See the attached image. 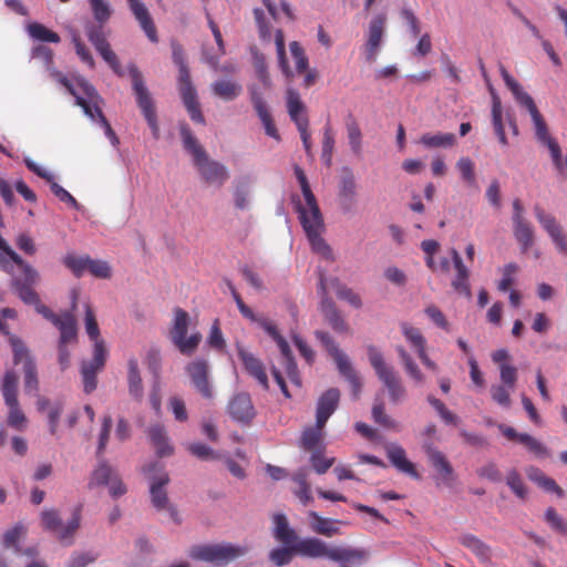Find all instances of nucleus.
Segmentation results:
<instances>
[{
	"label": "nucleus",
	"mask_w": 567,
	"mask_h": 567,
	"mask_svg": "<svg viewBox=\"0 0 567 567\" xmlns=\"http://www.w3.org/2000/svg\"><path fill=\"white\" fill-rule=\"evenodd\" d=\"M323 427L316 422L315 426H309L302 432L300 444L307 451H315L321 443L323 437Z\"/></svg>",
	"instance_id": "51"
},
{
	"label": "nucleus",
	"mask_w": 567,
	"mask_h": 567,
	"mask_svg": "<svg viewBox=\"0 0 567 567\" xmlns=\"http://www.w3.org/2000/svg\"><path fill=\"white\" fill-rule=\"evenodd\" d=\"M497 427L508 441L522 444L535 457L546 458L550 455L548 447L530 434L519 433L513 426L504 423L498 424Z\"/></svg>",
	"instance_id": "18"
},
{
	"label": "nucleus",
	"mask_w": 567,
	"mask_h": 567,
	"mask_svg": "<svg viewBox=\"0 0 567 567\" xmlns=\"http://www.w3.org/2000/svg\"><path fill=\"white\" fill-rule=\"evenodd\" d=\"M532 121L534 123L535 134H536L537 140L540 143H543L545 146H547L556 169L560 174H563L564 166H566L565 157L561 154L559 144L556 142L555 138H553L550 136V134L548 132L547 124H546L543 115L540 114L539 116L533 118Z\"/></svg>",
	"instance_id": "20"
},
{
	"label": "nucleus",
	"mask_w": 567,
	"mask_h": 567,
	"mask_svg": "<svg viewBox=\"0 0 567 567\" xmlns=\"http://www.w3.org/2000/svg\"><path fill=\"white\" fill-rule=\"evenodd\" d=\"M501 75L511 90L516 101L525 107L532 116V120L539 116L542 113L538 111L533 97L524 91L522 85L508 73L504 65H499Z\"/></svg>",
	"instance_id": "25"
},
{
	"label": "nucleus",
	"mask_w": 567,
	"mask_h": 567,
	"mask_svg": "<svg viewBox=\"0 0 567 567\" xmlns=\"http://www.w3.org/2000/svg\"><path fill=\"white\" fill-rule=\"evenodd\" d=\"M1 392L6 404H12L19 402L18 400V375L14 371H6L2 383Z\"/></svg>",
	"instance_id": "44"
},
{
	"label": "nucleus",
	"mask_w": 567,
	"mask_h": 567,
	"mask_svg": "<svg viewBox=\"0 0 567 567\" xmlns=\"http://www.w3.org/2000/svg\"><path fill=\"white\" fill-rule=\"evenodd\" d=\"M506 484L518 498L525 499L527 497V487L517 470L508 471Z\"/></svg>",
	"instance_id": "63"
},
{
	"label": "nucleus",
	"mask_w": 567,
	"mask_h": 567,
	"mask_svg": "<svg viewBox=\"0 0 567 567\" xmlns=\"http://www.w3.org/2000/svg\"><path fill=\"white\" fill-rule=\"evenodd\" d=\"M127 382L130 395L141 401L143 399V384L136 359H130L128 361Z\"/></svg>",
	"instance_id": "43"
},
{
	"label": "nucleus",
	"mask_w": 567,
	"mask_h": 567,
	"mask_svg": "<svg viewBox=\"0 0 567 567\" xmlns=\"http://www.w3.org/2000/svg\"><path fill=\"white\" fill-rule=\"evenodd\" d=\"M396 352L399 358L404 367L405 372L409 374L411 379H413L416 383L421 384L424 382V375L419 369L417 364L413 361L412 357L409 352L401 346L396 347Z\"/></svg>",
	"instance_id": "52"
},
{
	"label": "nucleus",
	"mask_w": 567,
	"mask_h": 567,
	"mask_svg": "<svg viewBox=\"0 0 567 567\" xmlns=\"http://www.w3.org/2000/svg\"><path fill=\"white\" fill-rule=\"evenodd\" d=\"M534 214L542 228L550 237L557 251L567 255V236L557 219L553 215L547 214L538 204L534 206Z\"/></svg>",
	"instance_id": "16"
},
{
	"label": "nucleus",
	"mask_w": 567,
	"mask_h": 567,
	"mask_svg": "<svg viewBox=\"0 0 567 567\" xmlns=\"http://www.w3.org/2000/svg\"><path fill=\"white\" fill-rule=\"evenodd\" d=\"M148 436L156 452L159 456H167L173 453V447L168 443L165 427L161 424H155L148 429Z\"/></svg>",
	"instance_id": "42"
},
{
	"label": "nucleus",
	"mask_w": 567,
	"mask_h": 567,
	"mask_svg": "<svg viewBox=\"0 0 567 567\" xmlns=\"http://www.w3.org/2000/svg\"><path fill=\"white\" fill-rule=\"evenodd\" d=\"M330 549H338V550H341V551L342 550L347 551L344 554V556H347V558L341 559V560H334L336 563L340 564V567H349V564L359 565L368 556V553L364 549H360V548L338 547V546L331 547L330 546Z\"/></svg>",
	"instance_id": "58"
},
{
	"label": "nucleus",
	"mask_w": 567,
	"mask_h": 567,
	"mask_svg": "<svg viewBox=\"0 0 567 567\" xmlns=\"http://www.w3.org/2000/svg\"><path fill=\"white\" fill-rule=\"evenodd\" d=\"M330 549H338V550H341V551L342 550L347 551L344 554V556H347V558L341 559V560H334L336 563L340 564V567H349V564L359 565L368 556V553L364 549H360V548L338 547V546L331 547L330 546Z\"/></svg>",
	"instance_id": "59"
},
{
	"label": "nucleus",
	"mask_w": 567,
	"mask_h": 567,
	"mask_svg": "<svg viewBox=\"0 0 567 567\" xmlns=\"http://www.w3.org/2000/svg\"><path fill=\"white\" fill-rule=\"evenodd\" d=\"M250 321L256 322L277 343L282 357H290L291 349L287 340L280 334L277 326L271 320L256 315V319Z\"/></svg>",
	"instance_id": "35"
},
{
	"label": "nucleus",
	"mask_w": 567,
	"mask_h": 567,
	"mask_svg": "<svg viewBox=\"0 0 567 567\" xmlns=\"http://www.w3.org/2000/svg\"><path fill=\"white\" fill-rule=\"evenodd\" d=\"M492 122L495 134L502 145H507L508 141L505 134L504 125H503V109L501 104V100L498 96H493V105H492Z\"/></svg>",
	"instance_id": "48"
},
{
	"label": "nucleus",
	"mask_w": 567,
	"mask_h": 567,
	"mask_svg": "<svg viewBox=\"0 0 567 567\" xmlns=\"http://www.w3.org/2000/svg\"><path fill=\"white\" fill-rule=\"evenodd\" d=\"M28 31L33 39L42 42L59 43L61 40L56 32L38 22L29 24Z\"/></svg>",
	"instance_id": "56"
},
{
	"label": "nucleus",
	"mask_w": 567,
	"mask_h": 567,
	"mask_svg": "<svg viewBox=\"0 0 567 567\" xmlns=\"http://www.w3.org/2000/svg\"><path fill=\"white\" fill-rule=\"evenodd\" d=\"M400 328L406 341L416 351V354L425 350L426 340L420 329L412 327L408 322H402Z\"/></svg>",
	"instance_id": "49"
},
{
	"label": "nucleus",
	"mask_w": 567,
	"mask_h": 567,
	"mask_svg": "<svg viewBox=\"0 0 567 567\" xmlns=\"http://www.w3.org/2000/svg\"><path fill=\"white\" fill-rule=\"evenodd\" d=\"M458 543L471 550L481 561L486 563L491 559V548L473 534H464L458 537Z\"/></svg>",
	"instance_id": "37"
},
{
	"label": "nucleus",
	"mask_w": 567,
	"mask_h": 567,
	"mask_svg": "<svg viewBox=\"0 0 567 567\" xmlns=\"http://www.w3.org/2000/svg\"><path fill=\"white\" fill-rule=\"evenodd\" d=\"M329 285L332 289H334L336 295L339 299L348 301L352 307L357 309L362 307L360 296L355 293L351 288L341 284L338 278L330 279Z\"/></svg>",
	"instance_id": "50"
},
{
	"label": "nucleus",
	"mask_w": 567,
	"mask_h": 567,
	"mask_svg": "<svg viewBox=\"0 0 567 567\" xmlns=\"http://www.w3.org/2000/svg\"><path fill=\"white\" fill-rule=\"evenodd\" d=\"M106 354L104 342H97L93 349L92 360L82 362L81 374L85 393H91L96 389V374L103 369Z\"/></svg>",
	"instance_id": "15"
},
{
	"label": "nucleus",
	"mask_w": 567,
	"mask_h": 567,
	"mask_svg": "<svg viewBox=\"0 0 567 567\" xmlns=\"http://www.w3.org/2000/svg\"><path fill=\"white\" fill-rule=\"evenodd\" d=\"M54 326L60 331L59 344H68L76 340V320L71 312H63Z\"/></svg>",
	"instance_id": "36"
},
{
	"label": "nucleus",
	"mask_w": 567,
	"mask_h": 567,
	"mask_svg": "<svg viewBox=\"0 0 567 567\" xmlns=\"http://www.w3.org/2000/svg\"><path fill=\"white\" fill-rule=\"evenodd\" d=\"M8 406L7 424L8 426L17 430L24 431L28 426V419L20 408L19 402L6 404Z\"/></svg>",
	"instance_id": "54"
},
{
	"label": "nucleus",
	"mask_w": 567,
	"mask_h": 567,
	"mask_svg": "<svg viewBox=\"0 0 567 567\" xmlns=\"http://www.w3.org/2000/svg\"><path fill=\"white\" fill-rule=\"evenodd\" d=\"M291 56L295 61L296 73L302 74L309 68V60L301 44L298 41H292L289 44Z\"/></svg>",
	"instance_id": "61"
},
{
	"label": "nucleus",
	"mask_w": 567,
	"mask_h": 567,
	"mask_svg": "<svg viewBox=\"0 0 567 567\" xmlns=\"http://www.w3.org/2000/svg\"><path fill=\"white\" fill-rule=\"evenodd\" d=\"M338 196L342 210L351 212L357 199V182L352 171L348 167L342 169Z\"/></svg>",
	"instance_id": "26"
},
{
	"label": "nucleus",
	"mask_w": 567,
	"mask_h": 567,
	"mask_svg": "<svg viewBox=\"0 0 567 567\" xmlns=\"http://www.w3.org/2000/svg\"><path fill=\"white\" fill-rule=\"evenodd\" d=\"M274 529L272 535L282 547L270 550L269 559L277 567L287 566L295 556L307 558H328L330 560H341L347 558L344 554L338 549H330V546L322 539L317 537L300 538L297 532L289 525L288 518L282 513H276L272 516Z\"/></svg>",
	"instance_id": "1"
},
{
	"label": "nucleus",
	"mask_w": 567,
	"mask_h": 567,
	"mask_svg": "<svg viewBox=\"0 0 567 567\" xmlns=\"http://www.w3.org/2000/svg\"><path fill=\"white\" fill-rule=\"evenodd\" d=\"M150 494L152 505L157 511H164L169 504L165 486L169 483V476L165 471H159L158 474L150 476Z\"/></svg>",
	"instance_id": "28"
},
{
	"label": "nucleus",
	"mask_w": 567,
	"mask_h": 567,
	"mask_svg": "<svg viewBox=\"0 0 567 567\" xmlns=\"http://www.w3.org/2000/svg\"><path fill=\"white\" fill-rule=\"evenodd\" d=\"M423 447L431 465L437 472L436 485L452 486L456 475L447 457L432 444H424Z\"/></svg>",
	"instance_id": "19"
},
{
	"label": "nucleus",
	"mask_w": 567,
	"mask_h": 567,
	"mask_svg": "<svg viewBox=\"0 0 567 567\" xmlns=\"http://www.w3.org/2000/svg\"><path fill=\"white\" fill-rule=\"evenodd\" d=\"M9 343L13 352V363L16 365L23 363L28 364L29 361H33L28 348L18 337L9 334Z\"/></svg>",
	"instance_id": "57"
},
{
	"label": "nucleus",
	"mask_w": 567,
	"mask_h": 567,
	"mask_svg": "<svg viewBox=\"0 0 567 567\" xmlns=\"http://www.w3.org/2000/svg\"><path fill=\"white\" fill-rule=\"evenodd\" d=\"M238 357L248 374L256 379L262 389L268 390L269 382L264 363L244 348H238Z\"/></svg>",
	"instance_id": "29"
},
{
	"label": "nucleus",
	"mask_w": 567,
	"mask_h": 567,
	"mask_svg": "<svg viewBox=\"0 0 567 567\" xmlns=\"http://www.w3.org/2000/svg\"><path fill=\"white\" fill-rule=\"evenodd\" d=\"M287 109L291 121L299 126L302 121H309L305 114L306 107L302 103L299 93L293 89L287 91Z\"/></svg>",
	"instance_id": "39"
},
{
	"label": "nucleus",
	"mask_w": 567,
	"mask_h": 567,
	"mask_svg": "<svg viewBox=\"0 0 567 567\" xmlns=\"http://www.w3.org/2000/svg\"><path fill=\"white\" fill-rule=\"evenodd\" d=\"M334 150V133L331 125L328 123L323 128L322 137V161L329 167L332 162V154Z\"/></svg>",
	"instance_id": "62"
},
{
	"label": "nucleus",
	"mask_w": 567,
	"mask_h": 567,
	"mask_svg": "<svg viewBox=\"0 0 567 567\" xmlns=\"http://www.w3.org/2000/svg\"><path fill=\"white\" fill-rule=\"evenodd\" d=\"M295 174L300 184V188L306 202L305 205L298 203L296 207L299 214L300 224L306 233L312 250L322 255L327 259H332V250L321 236L322 231L324 230L323 217L317 199L310 188L307 176L299 166L295 167Z\"/></svg>",
	"instance_id": "2"
},
{
	"label": "nucleus",
	"mask_w": 567,
	"mask_h": 567,
	"mask_svg": "<svg viewBox=\"0 0 567 567\" xmlns=\"http://www.w3.org/2000/svg\"><path fill=\"white\" fill-rule=\"evenodd\" d=\"M127 2L132 13L138 21L141 28L143 29L150 41L153 43H157L158 37L156 27L145 4L140 0H127Z\"/></svg>",
	"instance_id": "30"
},
{
	"label": "nucleus",
	"mask_w": 567,
	"mask_h": 567,
	"mask_svg": "<svg viewBox=\"0 0 567 567\" xmlns=\"http://www.w3.org/2000/svg\"><path fill=\"white\" fill-rule=\"evenodd\" d=\"M534 214L542 228L550 237L557 251L567 255V236L557 219L553 215L547 214L538 204L534 206Z\"/></svg>",
	"instance_id": "17"
},
{
	"label": "nucleus",
	"mask_w": 567,
	"mask_h": 567,
	"mask_svg": "<svg viewBox=\"0 0 567 567\" xmlns=\"http://www.w3.org/2000/svg\"><path fill=\"white\" fill-rule=\"evenodd\" d=\"M186 371L196 390L206 399L213 398V390L208 381V363L205 359H196L188 363Z\"/></svg>",
	"instance_id": "24"
},
{
	"label": "nucleus",
	"mask_w": 567,
	"mask_h": 567,
	"mask_svg": "<svg viewBox=\"0 0 567 567\" xmlns=\"http://www.w3.org/2000/svg\"><path fill=\"white\" fill-rule=\"evenodd\" d=\"M386 456L391 464L400 472L408 474L415 480L420 478V474L417 473L415 465L406 458V453L402 446L398 444L389 445L386 447Z\"/></svg>",
	"instance_id": "31"
},
{
	"label": "nucleus",
	"mask_w": 567,
	"mask_h": 567,
	"mask_svg": "<svg viewBox=\"0 0 567 567\" xmlns=\"http://www.w3.org/2000/svg\"><path fill=\"white\" fill-rule=\"evenodd\" d=\"M184 148L192 154L193 163L205 183L221 186L228 179L227 168L219 162L209 159L205 148L197 142L186 123L179 125Z\"/></svg>",
	"instance_id": "3"
},
{
	"label": "nucleus",
	"mask_w": 567,
	"mask_h": 567,
	"mask_svg": "<svg viewBox=\"0 0 567 567\" xmlns=\"http://www.w3.org/2000/svg\"><path fill=\"white\" fill-rule=\"evenodd\" d=\"M344 123L350 148L353 154L360 155L362 152V132L359 123L352 113L346 116Z\"/></svg>",
	"instance_id": "40"
},
{
	"label": "nucleus",
	"mask_w": 567,
	"mask_h": 567,
	"mask_svg": "<svg viewBox=\"0 0 567 567\" xmlns=\"http://www.w3.org/2000/svg\"><path fill=\"white\" fill-rule=\"evenodd\" d=\"M27 534V527L22 523H17L12 528H9L2 537V544L6 548L13 547L16 553H19V540Z\"/></svg>",
	"instance_id": "55"
},
{
	"label": "nucleus",
	"mask_w": 567,
	"mask_h": 567,
	"mask_svg": "<svg viewBox=\"0 0 567 567\" xmlns=\"http://www.w3.org/2000/svg\"><path fill=\"white\" fill-rule=\"evenodd\" d=\"M213 94L223 101L236 100L243 92V85L231 79H220L212 83Z\"/></svg>",
	"instance_id": "33"
},
{
	"label": "nucleus",
	"mask_w": 567,
	"mask_h": 567,
	"mask_svg": "<svg viewBox=\"0 0 567 567\" xmlns=\"http://www.w3.org/2000/svg\"><path fill=\"white\" fill-rule=\"evenodd\" d=\"M386 16L379 13L369 23L368 39L364 45L365 56L369 62L377 59L381 47L382 38L385 31Z\"/></svg>",
	"instance_id": "22"
},
{
	"label": "nucleus",
	"mask_w": 567,
	"mask_h": 567,
	"mask_svg": "<svg viewBox=\"0 0 567 567\" xmlns=\"http://www.w3.org/2000/svg\"><path fill=\"white\" fill-rule=\"evenodd\" d=\"M128 73L132 79L133 91L136 96L137 105L142 110L148 126L152 128L154 137L157 138L159 128L157 125L156 110L153 99L145 86L143 75L135 64L128 65Z\"/></svg>",
	"instance_id": "9"
},
{
	"label": "nucleus",
	"mask_w": 567,
	"mask_h": 567,
	"mask_svg": "<svg viewBox=\"0 0 567 567\" xmlns=\"http://www.w3.org/2000/svg\"><path fill=\"white\" fill-rule=\"evenodd\" d=\"M171 47L173 61L178 66V86L192 84L183 47L176 40L171 42Z\"/></svg>",
	"instance_id": "38"
},
{
	"label": "nucleus",
	"mask_w": 567,
	"mask_h": 567,
	"mask_svg": "<svg viewBox=\"0 0 567 567\" xmlns=\"http://www.w3.org/2000/svg\"><path fill=\"white\" fill-rule=\"evenodd\" d=\"M367 351L371 367L389 392L391 403L399 404L404 401L406 389L394 368L384 361L383 354L374 346H368Z\"/></svg>",
	"instance_id": "4"
},
{
	"label": "nucleus",
	"mask_w": 567,
	"mask_h": 567,
	"mask_svg": "<svg viewBox=\"0 0 567 567\" xmlns=\"http://www.w3.org/2000/svg\"><path fill=\"white\" fill-rule=\"evenodd\" d=\"M420 143L426 148H447L456 143V136L453 133H425L421 136Z\"/></svg>",
	"instance_id": "41"
},
{
	"label": "nucleus",
	"mask_w": 567,
	"mask_h": 567,
	"mask_svg": "<svg viewBox=\"0 0 567 567\" xmlns=\"http://www.w3.org/2000/svg\"><path fill=\"white\" fill-rule=\"evenodd\" d=\"M41 526L44 530L54 533L60 543L65 546L73 544V537L81 524V507L78 506L72 514L71 519L65 526H62V519L56 509H44L40 514Z\"/></svg>",
	"instance_id": "7"
},
{
	"label": "nucleus",
	"mask_w": 567,
	"mask_h": 567,
	"mask_svg": "<svg viewBox=\"0 0 567 567\" xmlns=\"http://www.w3.org/2000/svg\"><path fill=\"white\" fill-rule=\"evenodd\" d=\"M188 321V313L182 308H176L173 327L169 332L173 343L182 341V338L187 334Z\"/></svg>",
	"instance_id": "47"
},
{
	"label": "nucleus",
	"mask_w": 567,
	"mask_h": 567,
	"mask_svg": "<svg viewBox=\"0 0 567 567\" xmlns=\"http://www.w3.org/2000/svg\"><path fill=\"white\" fill-rule=\"evenodd\" d=\"M275 44H276V51H277V55H278V62H279L280 70L282 71V73L285 74V76L288 80L293 79L295 72L290 69V66L288 64V60L286 56L285 35H284V31L281 29L276 30Z\"/></svg>",
	"instance_id": "46"
},
{
	"label": "nucleus",
	"mask_w": 567,
	"mask_h": 567,
	"mask_svg": "<svg viewBox=\"0 0 567 567\" xmlns=\"http://www.w3.org/2000/svg\"><path fill=\"white\" fill-rule=\"evenodd\" d=\"M227 411L235 422L244 425L250 424L256 416L251 398L246 392H240L231 396L227 405Z\"/></svg>",
	"instance_id": "21"
},
{
	"label": "nucleus",
	"mask_w": 567,
	"mask_h": 567,
	"mask_svg": "<svg viewBox=\"0 0 567 567\" xmlns=\"http://www.w3.org/2000/svg\"><path fill=\"white\" fill-rule=\"evenodd\" d=\"M319 291L321 295L320 311L322 312L327 323L337 333H348L350 330L349 324L341 312L338 310L334 301L328 297L327 284L323 275H320Z\"/></svg>",
	"instance_id": "14"
},
{
	"label": "nucleus",
	"mask_w": 567,
	"mask_h": 567,
	"mask_svg": "<svg viewBox=\"0 0 567 567\" xmlns=\"http://www.w3.org/2000/svg\"><path fill=\"white\" fill-rule=\"evenodd\" d=\"M93 17L100 24H105L112 14L110 4L104 0H89Z\"/></svg>",
	"instance_id": "64"
},
{
	"label": "nucleus",
	"mask_w": 567,
	"mask_h": 567,
	"mask_svg": "<svg viewBox=\"0 0 567 567\" xmlns=\"http://www.w3.org/2000/svg\"><path fill=\"white\" fill-rule=\"evenodd\" d=\"M246 553V547L231 543L202 544L190 548L189 557L215 566H226Z\"/></svg>",
	"instance_id": "5"
},
{
	"label": "nucleus",
	"mask_w": 567,
	"mask_h": 567,
	"mask_svg": "<svg viewBox=\"0 0 567 567\" xmlns=\"http://www.w3.org/2000/svg\"><path fill=\"white\" fill-rule=\"evenodd\" d=\"M501 384H493L489 389L492 400L504 409L512 405L511 393L517 382V369L512 364H501Z\"/></svg>",
	"instance_id": "13"
},
{
	"label": "nucleus",
	"mask_w": 567,
	"mask_h": 567,
	"mask_svg": "<svg viewBox=\"0 0 567 567\" xmlns=\"http://www.w3.org/2000/svg\"><path fill=\"white\" fill-rule=\"evenodd\" d=\"M308 517L311 519L310 528L313 533L326 537L340 534V529L337 527V524L340 523L339 520L322 517L315 511H309Z\"/></svg>",
	"instance_id": "34"
},
{
	"label": "nucleus",
	"mask_w": 567,
	"mask_h": 567,
	"mask_svg": "<svg viewBox=\"0 0 567 567\" xmlns=\"http://www.w3.org/2000/svg\"><path fill=\"white\" fill-rule=\"evenodd\" d=\"M89 260L90 256L87 255L78 256L69 252L63 257L62 262L76 278H81L87 270Z\"/></svg>",
	"instance_id": "53"
},
{
	"label": "nucleus",
	"mask_w": 567,
	"mask_h": 567,
	"mask_svg": "<svg viewBox=\"0 0 567 567\" xmlns=\"http://www.w3.org/2000/svg\"><path fill=\"white\" fill-rule=\"evenodd\" d=\"M513 234L519 245L522 254H526L535 241V230L529 220L524 216V206L520 199L513 200Z\"/></svg>",
	"instance_id": "12"
},
{
	"label": "nucleus",
	"mask_w": 567,
	"mask_h": 567,
	"mask_svg": "<svg viewBox=\"0 0 567 567\" xmlns=\"http://www.w3.org/2000/svg\"><path fill=\"white\" fill-rule=\"evenodd\" d=\"M39 279L40 276L31 282L22 280L21 277H13L11 279V289L24 303L34 306L37 312L54 324L61 315H55L49 307L41 303L40 297L34 290V286L39 282Z\"/></svg>",
	"instance_id": "11"
},
{
	"label": "nucleus",
	"mask_w": 567,
	"mask_h": 567,
	"mask_svg": "<svg viewBox=\"0 0 567 567\" xmlns=\"http://www.w3.org/2000/svg\"><path fill=\"white\" fill-rule=\"evenodd\" d=\"M52 75L75 97L76 105L82 107L84 114L90 118H94L93 109L103 102L95 87L86 80L79 78L76 84L82 93L81 95L65 75L60 72H53Z\"/></svg>",
	"instance_id": "8"
},
{
	"label": "nucleus",
	"mask_w": 567,
	"mask_h": 567,
	"mask_svg": "<svg viewBox=\"0 0 567 567\" xmlns=\"http://www.w3.org/2000/svg\"><path fill=\"white\" fill-rule=\"evenodd\" d=\"M373 421L384 429L396 430L398 422L385 413V404L382 398L377 396L372 406Z\"/></svg>",
	"instance_id": "45"
},
{
	"label": "nucleus",
	"mask_w": 567,
	"mask_h": 567,
	"mask_svg": "<svg viewBox=\"0 0 567 567\" xmlns=\"http://www.w3.org/2000/svg\"><path fill=\"white\" fill-rule=\"evenodd\" d=\"M113 473V468L105 462V460H101L97 467L93 471L91 477V485H106L115 477Z\"/></svg>",
	"instance_id": "60"
},
{
	"label": "nucleus",
	"mask_w": 567,
	"mask_h": 567,
	"mask_svg": "<svg viewBox=\"0 0 567 567\" xmlns=\"http://www.w3.org/2000/svg\"><path fill=\"white\" fill-rule=\"evenodd\" d=\"M316 338L321 342L328 353L333 358L340 374L349 382L354 399H359L361 392V379L353 369L349 358L344 354L326 331H315Z\"/></svg>",
	"instance_id": "6"
},
{
	"label": "nucleus",
	"mask_w": 567,
	"mask_h": 567,
	"mask_svg": "<svg viewBox=\"0 0 567 567\" xmlns=\"http://www.w3.org/2000/svg\"><path fill=\"white\" fill-rule=\"evenodd\" d=\"M339 401L340 391L337 388H330L320 395L316 412V420L319 426H326L327 421L337 410Z\"/></svg>",
	"instance_id": "27"
},
{
	"label": "nucleus",
	"mask_w": 567,
	"mask_h": 567,
	"mask_svg": "<svg viewBox=\"0 0 567 567\" xmlns=\"http://www.w3.org/2000/svg\"><path fill=\"white\" fill-rule=\"evenodd\" d=\"M178 90L192 121L198 124H205V117L202 113L200 105L197 100V92L193 83L178 86Z\"/></svg>",
	"instance_id": "32"
},
{
	"label": "nucleus",
	"mask_w": 567,
	"mask_h": 567,
	"mask_svg": "<svg viewBox=\"0 0 567 567\" xmlns=\"http://www.w3.org/2000/svg\"><path fill=\"white\" fill-rule=\"evenodd\" d=\"M449 252L455 269V276L451 281V286L457 295L471 299L472 290L470 285V269L466 267L461 255L455 248H451Z\"/></svg>",
	"instance_id": "23"
},
{
	"label": "nucleus",
	"mask_w": 567,
	"mask_h": 567,
	"mask_svg": "<svg viewBox=\"0 0 567 567\" xmlns=\"http://www.w3.org/2000/svg\"><path fill=\"white\" fill-rule=\"evenodd\" d=\"M104 24H94L87 23L85 25V34L89 41L93 44L95 50L102 56V59L109 64V66L113 70V72L123 76L124 71L121 66L120 60L116 53L112 50L111 44L106 39V34L104 32Z\"/></svg>",
	"instance_id": "10"
}]
</instances>
